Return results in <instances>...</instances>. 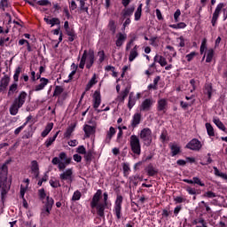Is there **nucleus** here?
I'll return each instance as SVG.
<instances>
[{"label": "nucleus", "mask_w": 227, "mask_h": 227, "mask_svg": "<svg viewBox=\"0 0 227 227\" xmlns=\"http://www.w3.org/2000/svg\"><path fill=\"white\" fill-rule=\"evenodd\" d=\"M54 128V123L52 122H49L44 130L41 133L42 137H47V136H49V133L51 132V130H52V129Z\"/></svg>", "instance_id": "obj_25"}, {"label": "nucleus", "mask_w": 227, "mask_h": 227, "mask_svg": "<svg viewBox=\"0 0 227 227\" xmlns=\"http://www.w3.org/2000/svg\"><path fill=\"white\" fill-rule=\"evenodd\" d=\"M141 123V114H135L131 121L132 129H136Z\"/></svg>", "instance_id": "obj_21"}, {"label": "nucleus", "mask_w": 227, "mask_h": 227, "mask_svg": "<svg viewBox=\"0 0 227 227\" xmlns=\"http://www.w3.org/2000/svg\"><path fill=\"white\" fill-rule=\"evenodd\" d=\"M214 123L220 129V130H223V132H226V126L219 120V118H214L213 119Z\"/></svg>", "instance_id": "obj_31"}, {"label": "nucleus", "mask_w": 227, "mask_h": 227, "mask_svg": "<svg viewBox=\"0 0 227 227\" xmlns=\"http://www.w3.org/2000/svg\"><path fill=\"white\" fill-rule=\"evenodd\" d=\"M142 12H143V4H140V5L137 7L135 12V20H139V19H141Z\"/></svg>", "instance_id": "obj_42"}, {"label": "nucleus", "mask_w": 227, "mask_h": 227, "mask_svg": "<svg viewBox=\"0 0 227 227\" xmlns=\"http://www.w3.org/2000/svg\"><path fill=\"white\" fill-rule=\"evenodd\" d=\"M67 36H69V38H68L69 42H74V40H75V33L74 32L73 29L67 30Z\"/></svg>", "instance_id": "obj_47"}, {"label": "nucleus", "mask_w": 227, "mask_h": 227, "mask_svg": "<svg viewBox=\"0 0 227 227\" xmlns=\"http://www.w3.org/2000/svg\"><path fill=\"white\" fill-rule=\"evenodd\" d=\"M213 169L215 171V176H220V178H223V180H227V175L225 173L220 172L217 167H214Z\"/></svg>", "instance_id": "obj_40"}, {"label": "nucleus", "mask_w": 227, "mask_h": 227, "mask_svg": "<svg viewBox=\"0 0 227 227\" xmlns=\"http://www.w3.org/2000/svg\"><path fill=\"white\" fill-rule=\"evenodd\" d=\"M101 102H102V98L100 96V91L96 90L93 94V107H94V109H98Z\"/></svg>", "instance_id": "obj_14"}, {"label": "nucleus", "mask_w": 227, "mask_h": 227, "mask_svg": "<svg viewBox=\"0 0 227 227\" xmlns=\"http://www.w3.org/2000/svg\"><path fill=\"white\" fill-rule=\"evenodd\" d=\"M204 198H215L217 195H215V193L214 192H207L206 193H204Z\"/></svg>", "instance_id": "obj_61"}, {"label": "nucleus", "mask_w": 227, "mask_h": 227, "mask_svg": "<svg viewBox=\"0 0 227 227\" xmlns=\"http://www.w3.org/2000/svg\"><path fill=\"white\" fill-rule=\"evenodd\" d=\"M103 198V202H100V200H102V190H98L90 201V207L96 208L97 214L99 215V217L105 216L106 207H107V200H109V195L107 192H104Z\"/></svg>", "instance_id": "obj_2"}, {"label": "nucleus", "mask_w": 227, "mask_h": 227, "mask_svg": "<svg viewBox=\"0 0 227 227\" xmlns=\"http://www.w3.org/2000/svg\"><path fill=\"white\" fill-rule=\"evenodd\" d=\"M167 107H168V99L161 98L158 100V106H157L158 111H166Z\"/></svg>", "instance_id": "obj_20"}, {"label": "nucleus", "mask_w": 227, "mask_h": 227, "mask_svg": "<svg viewBox=\"0 0 227 227\" xmlns=\"http://www.w3.org/2000/svg\"><path fill=\"white\" fill-rule=\"evenodd\" d=\"M180 15H182V12H180V9H177L174 13L175 22H178V18L180 17Z\"/></svg>", "instance_id": "obj_62"}, {"label": "nucleus", "mask_w": 227, "mask_h": 227, "mask_svg": "<svg viewBox=\"0 0 227 227\" xmlns=\"http://www.w3.org/2000/svg\"><path fill=\"white\" fill-rule=\"evenodd\" d=\"M69 9L70 12H74V10H77V4L75 3V0H72L69 4Z\"/></svg>", "instance_id": "obj_59"}, {"label": "nucleus", "mask_w": 227, "mask_h": 227, "mask_svg": "<svg viewBox=\"0 0 227 227\" xmlns=\"http://www.w3.org/2000/svg\"><path fill=\"white\" fill-rule=\"evenodd\" d=\"M116 37H117V40L115 41L116 47H121L125 40H127V34H122L120 32L117 34Z\"/></svg>", "instance_id": "obj_16"}, {"label": "nucleus", "mask_w": 227, "mask_h": 227, "mask_svg": "<svg viewBox=\"0 0 227 227\" xmlns=\"http://www.w3.org/2000/svg\"><path fill=\"white\" fill-rule=\"evenodd\" d=\"M108 28L113 35L116 33V22L111 20L108 23Z\"/></svg>", "instance_id": "obj_39"}, {"label": "nucleus", "mask_w": 227, "mask_h": 227, "mask_svg": "<svg viewBox=\"0 0 227 227\" xmlns=\"http://www.w3.org/2000/svg\"><path fill=\"white\" fill-rule=\"evenodd\" d=\"M83 130L85 132V137H90V136H93L97 130V126H90L88 124H85L83 127Z\"/></svg>", "instance_id": "obj_15"}, {"label": "nucleus", "mask_w": 227, "mask_h": 227, "mask_svg": "<svg viewBox=\"0 0 227 227\" xmlns=\"http://www.w3.org/2000/svg\"><path fill=\"white\" fill-rule=\"evenodd\" d=\"M174 201H176V203H184V201H186V200L184 199L183 197H176L174 199Z\"/></svg>", "instance_id": "obj_64"}, {"label": "nucleus", "mask_w": 227, "mask_h": 227, "mask_svg": "<svg viewBox=\"0 0 227 227\" xmlns=\"http://www.w3.org/2000/svg\"><path fill=\"white\" fill-rule=\"evenodd\" d=\"M160 63V67H166L168 65V61L166 60V58L160 56V55H156L154 57V63Z\"/></svg>", "instance_id": "obj_27"}, {"label": "nucleus", "mask_w": 227, "mask_h": 227, "mask_svg": "<svg viewBox=\"0 0 227 227\" xmlns=\"http://www.w3.org/2000/svg\"><path fill=\"white\" fill-rule=\"evenodd\" d=\"M212 91H213L212 83H206L204 86L203 93L204 95H207L208 100L212 98Z\"/></svg>", "instance_id": "obj_22"}, {"label": "nucleus", "mask_w": 227, "mask_h": 227, "mask_svg": "<svg viewBox=\"0 0 227 227\" xmlns=\"http://www.w3.org/2000/svg\"><path fill=\"white\" fill-rule=\"evenodd\" d=\"M207 51V39H203L200 45V54H203Z\"/></svg>", "instance_id": "obj_55"}, {"label": "nucleus", "mask_w": 227, "mask_h": 227, "mask_svg": "<svg viewBox=\"0 0 227 227\" xmlns=\"http://www.w3.org/2000/svg\"><path fill=\"white\" fill-rule=\"evenodd\" d=\"M140 139L144 142L145 146L152 145V129L145 128L140 131Z\"/></svg>", "instance_id": "obj_7"}, {"label": "nucleus", "mask_w": 227, "mask_h": 227, "mask_svg": "<svg viewBox=\"0 0 227 227\" xmlns=\"http://www.w3.org/2000/svg\"><path fill=\"white\" fill-rule=\"evenodd\" d=\"M10 84V76L5 74L0 81V93H4Z\"/></svg>", "instance_id": "obj_12"}, {"label": "nucleus", "mask_w": 227, "mask_h": 227, "mask_svg": "<svg viewBox=\"0 0 227 227\" xmlns=\"http://www.w3.org/2000/svg\"><path fill=\"white\" fill-rule=\"evenodd\" d=\"M129 146L131 152L135 153V155H141V142L139 141V137L136 135H132L129 137Z\"/></svg>", "instance_id": "obj_6"}, {"label": "nucleus", "mask_w": 227, "mask_h": 227, "mask_svg": "<svg viewBox=\"0 0 227 227\" xmlns=\"http://www.w3.org/2000/svg\"><path fill=\"white\" fill-rule=\"evenodd\" d=\"M40 82V84L35 86V91H42V90H43V88H45L47 84H49V79L41 78Z\"/></svg>", "instance_id": "obj_19"}, {"label": "nucleus", "mask_w": 227, "mask_h": 227, "mask_svg": "<svg viewBox=\"0 0 227 227\" xmlns=\"http://www.w3.org/2000/svg\"><path fill=\"white\" fill-rule=\"evenodd\" d=\"M129 90L128 88H126L121 93V96L118 98L120 102H124L125 98L129 97Z\"/></svg>", "instance_id": "obj_41"}, {"label": "nucleus", "mask_w": 227, "mask_h": 227, "mask_svg": "<svg viewBox=\"0 0 227 227\" xmlns=\"http://www.w3.org/2000/svg\"><path fill=\"white\" fill-rule=\"evenodd\" d=\"M84 159H85L86 162L88 164H90L91 162V160H93V151L89 150L88 152H86L84 153Z\"/></svg>", "instance_id": "obj_34"}, {"label": "nucleus", "mask_w": 227, "mask_h": 227, "mask_svg": "<svg viewBox=\"0 0 227 227\" xmlns=\"http://www.w3.org/2000/svg\"><path fill=\"white\" fill-rule=\"evenodd\" d=\"M86 59L87 62H86ZM93 63H95V51L93 50H85L83 51V54L82 56L80 64H79V68L82 70H84V65H86V68L90 70L91 67H93Z\"/></svg>", "instance_id": "obj_4"}, {"label": "nucleus", "mask_w": 227, "mask_h": 227, "mask_svg": "<svg viewBox=\"0 0 227 227\" xmlns=\"http://www.w3.org/2000/svg\"><path fill=\"white\" fill-rule=\"evenodd\" d=\"M26 191H27V188H24V186H20V197L24 200V194H26Z\"/></svg>", "instance_id": "obj_63"}, {"label": "nucleus", "mask_w": 227, "mask_h": 227, "mask_svg": "<svg viewBox=\"0 0 227 227\" xmlns=\"http://www.w3.org/2000/svg\"><path fill=\"white\" fill-rule=\"evenodd\" d=\"M17 90H19V84L17 82L11 84L7 94L8 97H12L14 93H17Z\"/></svg>", "instance_id": "obj_30"}, {"label": "nucleus", "mask_w": 227, "mask_h": 227, "mask_svg": "<svg viewBox=\"0 0 227 227\" xmlns=\"http://www.w3.org/2000/svg\"><path fill=\"white\" fill-rule=\"evenodd\" d=\"M31 169L33 173H35V171H40V168L38 167V161L36 160L32 161Z\"/></svg>", "instance_id": "obj_48"}, {"label": "nucleus", "mask_w": 227, "mask_h": 227, "mask_svg": "<svg viewBox=\"0 0 227 227\" xmlns=\"http://www.w3.org/2000/svg\"><path fill=\"white\" fill-rule=\"evenodd\" d=\"M152 106H153V101L150 98H146L142 102L140 111L148 112L152 109Z\"/></svg>", "instance_id": "obj_13"}, {"label": "nucleus", "mask_w": 227, "mask_h": 227, "mask_svg": "<svg viewBox=\"0 0 227 227\" xmlns=\"http://www.w3.org/2000/svg\"><path fill=\"white\" fill-rule=\"evenodd\" d=\"M59 159H60V160H65V163L67 166H68V164H70V162H72V158H67L66 153H60Z\"/></svg>", "instance_id": "obj_38"}, {"label": "nucleus", "mask_w": 227, "mask_h": 227, "mask_svg": "<svg viewBox=\"0 0 227 227\" xmlns=\"http://www.w3.org/2000/svg\"><path fill=\"white\" fill-rule=\"evenodd\" d=\"M79 200H81V192L76 191L73 194L72 200L73 201H79Z\"/></svg>", "instance_id": "obj_49"}, {"label": "nucleus", "mask_w": 227, "mask_h": 227, "mask_svg": "<svg viewBox=\"0 0 227 227\" xmlns=\"http://www.w3.org/2000/svg\"><path fill=\"white\" fill-rule=\"evenodd\" d=\"M206 129L208 136H210L211 137H214V136H215V132H214V127H212V124L207 122Z\"/></svg>", "instance_id": "obj_37"}, {"label": "nucleus", "mask_w": 227, "mask_h": 227, "mask_svg": "<svg viewBox=\"0 0 227 227\" xmlns=\"http://www.w3.org/2000/svg\"><path fill=\"white\" fill-rule=\"evenodd\" d=\"M42 203L44 205L41 209V217L42 219H45V217H49V215H51V210H52V207L54 206V199L47 196L46 200H43Z\"/></svg>", "instance_id": "obj_5"}, {"label": "nucleus", "mask_w": 227, "mask_h": 227, "mask_svg": "<svg viewBox=\"0 0 227 227\" xmlns=\"http://www.w3.org/2000/svg\"><path fill=\"white\" fill-rule=\"evenodd\" d=\"M223 8H224V4L223 3L219 4L216 6L215 12L213 13V17H212V20H211L212 26H215V23L217 22V20L219 19V14L221 13V10H223Z\"/></svg>", "instance_id": "obj_10"}, {"label": "nucleus", "mask_w": 227, "mask_h": 227, "mask_svg": "<svg viewBox=\"0 0 227 227\" xmlns=\"http://www.w3.org/2000/svg\"><path fill=\"white\" fill-rule=\"evenodd\" d=\"M26 98H27V93H26V91H21L18 98L14 99L9 109L10 114H12V116L18 114L19 109L22 107L26 103Z\"/></svg>", "instance_id": "obj_3"}, {"label": "nucleus", "mask_w": 227, "mask_h": 227, "mask_svg": "<svg viewBox=\"0 0 227 227\" xmlns=\"http://www.w3.org/2000/svg\"><path fill=\"white\" fill-rule=\"evenodd\" d=\"M121 203H123V196L118 195L114 206V211L117 219H121Z\"/></svg>", "instance_id": "obj_8"}, {"label": "nucleus", "mask_w": 227, "mask_h": 227, "mask_svg": "<svg viewBox=\"0 0 227 227\" xmlns=\"http://www.w3.org/2000/svg\"><path fill=\"white\" fill-rule=\"evenodd\" d=\"M98 56L99 57V63H103L104 59H106V53L104 51H98Z\"/></svg>", "instance_id": "obj_58"}, {"label": "nucleus", "mask_w": 227, "mask_h": 227, "mask_svg": "<svg viewBox=\"0 0 227 227\" xmlns=\"http://www.w3.org/2000/svg\"><path fill=\"white\" fill-rule=\"evenodd\" d=\"M97 82H98L97 74H94L92 78L90 79V81L87 83L85 91H90V90H91V88H93V86H95V84H97Z\"/></svg>", "instance_id": "obj_26"}, {"label": "nucleus", "mask_w": 227, "mask_h": 227, "mask_svg": "<svg viewBox=\"0 0 227 227\" xmlns=\"http://www.w3.org/2000/svg\"><path fill=\"white\" fill-rule=\"evenodd\" d=\"M135 105H136V99L133 98L131 96H129V103H128L129 109H132V107H134Z\"/></svg>", "instance_id": "obj_50"}, {"label": "nucleus", "mask_w": 227, "mask_h": 227, "mask_svg": "<svg viewBox=\"0 0 227 227\" xmlns=\"http://www.w3.org/2000/svg\"><path fill=\"white\" fill-rule=\"evenodd\" d=\"M59 134V131H58L53 137L48 138L45 142L46 148H49L56 141V137H58V135Z\"/></svg>", "instance_id": "obj_36"}, {"label": "nucleus", "mask_w": 227, "mask_h": 227, "mask_svg": "<svg viewBox=\"0 0 227 227\" xmlns=\"http://www.w3.org/2000/svg\"><path fill=\"white\" fill-rule=\"evenodd\" d=\"M214 59V49H209L207 51L206 63H212Z\"/></svg>", "instance_id": "obj_35"}, {"label": "nucleus", "mask_w": 227, "mask_h": 227, "mask_svg": "<svg viewBox=\"0 0 227 227\" xmlns=\"http://www.w3.org/2000/svg\"><path fill=\"white\" fill-rule=\"evenodd\" d=\"M201 142L196 138H193L186 145V148L193 150L194 152H200V150H201Z\"/></svg>", "instance_id": "obj_9"}, {"label": "nucleus", "mask_w": 227, "mask_h": 227, "mask_svg": "<svg viewBox=\"0 0 227 227\" xmlns=\"http://www.w3.org/2000/svg\"><path fill=\"white\" fill-rule=\"evenodd\" d=\"M76 153H80L81 155H84L86 153V148L84 147V145H80L76 149Z\"/></svg>", "instance_id": "obj_56"}, {"label": "nucleus", "mask_w": 227, "mask_h": 227, "mask_svg": "<svg viewBox=\"0 0 227 227\" xmlns=\"http://www.w3.org/2000/svg\"><path fill=\"white\" fill-rule=\"evenodd\" d=\"M8 8V0H1L0 2V9L4 12Z\"/></svg>", "instance_id": "obj_51"}, {"label": "nucleus", "mask_w": 227, "mask_h": 227, "mask_svg": "<svg viewBox=\"0 0 227 227\" xmlns=\"http://www.w3.org/2000/svg\"><path fill=\"white\" fill-rule=\"evenodd\" d=\"M114 134H116V129H114V128L113 127H110L109 131H107L106 137L105 139L106 145H109V143H111V139H113V136H114Z\"/></svg>", "instance_id": "obj_24"}, {"label": "nucleus", "mask_w": 227, "mask_h": 227, "mask_svg": "<svg viewBox=\"0 0 227 227\" xmlns=\"http://www.w3.org/2000/svg\"><path fill=\"white\" fill-rule=\"evenodd\" d=\"M38 196L41 201H44L45 198L47 199V193H45V189L43 188L38 190Z\"/></svg>", "instance_id": "obj_44"}, {"label": "nucleus", "mask_w": 227, "mask_h": 227, "mask_svg": "<svg viewBox=\"0 0 227 227\" xmlns=\"http://www.w3.org/2000/svg\"><path fill=\"white\" fill-rule=\"evenodd\" d=\"M195 56H198V53L196 51H192L190 54L186 55L185 58L187 61H192L194 59Z\"/></svg>", "instance_id": "obj_52"}, {"label": "nucleus", "mask_w": 227, "mask_h": 227, "mask_svg": "<svg viewBox=\"0 0 227 227\" xmlns=\"http://www.w3.org/2000/svg\"><path fill=\"white\" fill-rule=\"evenodd\" d=\"M76 73H77V66H75V69L72 71L71 74H69L68 80H66L65 82H70L72 79H74V75H75Z\"/></svg>", "instance_id": "obj_54"}, {"label": "nucleus", "mask_w": 227, "mask_h": 227, "mask_svg": "<svg viewBox=\"0 0 227 227\" xmlns=\"http://www.w3.org/2000/svg\"><path fill=\"white\" fill-rule=\"evenodd\" d=\"M134 10H136L134 6L123 9L121 12V20H125V19H130V16L132 15V13H134Z\"/></svg>", "instance_id": "obj_11"}, {"label": "nucleus", "mask_w": 227, "mask_h": 227, "mask_svg": "<svg viewBox=\"0 0 227 227\" xmlns=\"http://www.w3.org/2000/svg\"><path fill=\"white\" fill-rule=\"evenodd\" d=\"M193 184H196L197 185H200V187H205V184L201 182V179L199 177H193Z\"/></svg>", "instance_id": "obj_60"}, {"label": "nucleus", "mask_w": 227, "mask_h": 227, "mask_svg": "<svg viewBox=\"0 0 227 227\" xmlns=\"http://www.w3.org/2000/svg\"><path fill=\"white\" fill-rule=\"evenodd\" d=\"M20 72H22V67H18L13 75L14 82H19V76L20 75Z\"/></svg>", "instance_id": "obj_46"}, {"label": "nucleus", "mask_w": 227, "mask_h": 227, "mask_svg": "<svg viewBox=\"0 0 227 227\" xmlns=\"http://www.w3.org/2000/svg\"><path fill=\"white\" fill-rule=\"evenodd\" d=\"M50 184L51 185V187H53L54 189H58V187H61V184H59V181L56 180H50Z\"/></svg>", "instance_id": "obj_53"}, {"label": "nucleus", "mask_w": 227, "mask_h": 227, "mask_svg": "<svg viewBox=\"0 0 227 227\" xmlns=\"http://www.w3.org/2000/svg\"><path fill=\"white\" fill-rule=\"evenodd\" d=\"M37 4H39V6H49L51 2L49 0H39L37 1Z\"/></svg>", "instance_id": "obj_57"}, {"label": "nucleus", "mask_w": 227, "mask_h": 227, "mask_svg": "<svg viewBox=\"0 0 227 227\" xmlns=\"http://www.w3.org/2000/svg\"><path fill=\"white\" fill-rule=\"evenodd\" d=\"M63 91H65V89H63V87L57 85L55 87L54 92H53V97H59V95H61V93H63Z\"/></svg>", "instance_id": "obj_43"}, {"label": "nucleus", "mask_w": 227, "mask_h": 227, "mask_svg": "<svg viewBox=\"0 0 227 227\" xmlns=\"http://www.w3.org/2000/svg\"><path fill=\"white\" fill-rule=\"evenodd\" d=\"M75 127H77V123L71 124L64 133V137L70 139V136H72L73 132L75 130Z\"/></svg>", "instance_id": "obj_23"}, {"label": "nucleus", "mask_w": 227, "mask_h": 227, "mask_svg": "<svg viewBox=\"0 0 227 227\" xmlns=\"http://www.w3.org/2000/svg\"><path fill=\"white\" fill-rule=\"evenodd\" d=\"M145 171L147 172V175L149 176H155V175H157V173H159V171H157L155 169V168H153V165L152 164H149L146 168H145Z\"/></svg>", "instance_id": "obj_29"}, {"label": "nucleus", "mask_w": 227, "mask_h": 227, "mask_svg": "<svg viewBox=\"0 0 227 227\" xmlns=\"http://www.w3.org/2000/svg\"><path fill=\"white\" fill-rule=\"evenodd\" d=\"M44 21L46 22V24L51 25V27L53 26H59V24H61V21L58 18H52L51 20H50L49 18H44Z\"/></svg>", "instance_id": "obj_28"}, {"label": "nucleus", "mask_w": 227, "mask_h": 227, "mask_svg": "<svg viewBox=\"0 0 227 227\" xmlns=\"http://www.w3.org/2000/svg\"><path fill=\"white\" fill-rule=\"evenodd\" d=\"M137 49H139L137 45H135L134 48L131 49V51H129V61L132 62L139 56Z\"/></svg>", "instance_id": "obj_17"}, {"label": "nucleus", "mask_w": 227, "mask_h": 227, "mask_svg": "<svg viewBox=\"0 0 227 227\" xmlns=\"http://www.w3.org/2000/svg\"><path fill=\"white\" fill-rule=\"evenodd\" d=\"M170 150H171L172 157H175L176 155H178L180 152V146L176 144H173L170 145Z\"/></svg>", "instance_id": "obj_32"}, {"label": "nucleus", "mask_w": 227, "mask_h": 227, "mask_svg": "<svg viewBox=\"0 0 227 227\" xmlns=\"http://www.w3.org/2000/svg\"><path fill=\"white\" fill-rule=\"evenodd\" d=\"M10 162H12V160H7L0 167V192L3 201H4V198H6L10 187H12V179L8 181V164H10Z\"/></svg>", "instance_id": "obj_1"}, {"label": "nucleus", "mask_w": 227, "mask_h": 227, "mask_svg": "<svg viewBox=\"0 0 227 227\" xmlns=\"http://www.w3.org/2000/svg\"><path fill=\"white\" fill-rule=\"evenodd\" d=\"M72 175H74L72 168H68L64 173L60 174V180H70V182H72Z\"/></svg>", "instance_id": "obj_18"}, {"label": "nucleus", "mask_w": 227, "mask_h": 227, "mask_svg": "<svg viewBox=\"0 0 227 227\" xmlns=\"http://www.w3.org/2000/svg\"><path fill=\"white\" fill-rule=\"evenodd\" d=\"M80 3L79 11L80 12H86V13H90L88 12L89 8L86 6V0H77Z\"/></svg>", "instance_id": "obj_33"}, {"label": "nucleus", "mask_w": 227, "mask_h": 227, "mask_svg": "<svg viewBox=\"0 0 227 227\" xmlns=\"http://www.w3.org/2000/svg\"><path fill=\"white\" fill-rule=\"evenodd\" d=\"M20 72H22V67H18L13 75L14 82H19V76L20 75Z\"/></svg>", "instance_id": "obj_45"}]
</instances>
